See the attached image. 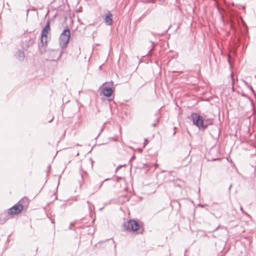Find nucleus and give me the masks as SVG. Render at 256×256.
I'll return each instance as SVG.
<instances>
[{"mask_svg":"<svg viewBox=\"0 0 256 256\" xmlns=\"http://www.w3.org/2000/svg\"><path fill=\"white\" fill-rule=\"evenodd\" d=\"M112 15L110 12H108L104 18V22L107 26H111L112 24Z\"/></svg>","mask_w":256,"mask_h":256,"instance_id":"39448f33","label":"nucleus"},{"mask_svg":"<svg viewBox=\"0 0 256 256\" xmlns=\"http://www.w3.org/2000/svg\"><path fill=\"white\" fill-rule=\"evenodd\" d=\"M219 160V158H217V159H214H214H212V160L214 161V160Z\"/></svg>","mask_w":256,"mask_h":256,"instance_id":"6ab92c4d","label":"nucleus"},{"mask_svg":"<svg viewBox=\"0 0 256 256\" xmlns=\"http://www.w3.org/2000/svg\"><path fill=\"white\" fill-rule=\"evenodd\" d=\"M204 126L202 127V130H204L206 129L208 126L212 124L213 120L212 118H204Z\"/></svg>","mask_w":256,"mask_h":256,"instance_id":"6e6552de","label":"nucleus"},{"mask_svg":"<svg viewBox=\"0 0 256 256\" xmlns=\"http://www.w3.org/2000/svg\"><path fill=\"white\" fill-rule=\"evenodd\" d=\"M72 226V224H70V226Z\"/></svg>","mask_w":256,"mask_h":256,"instance_id":"4be33fe9","label":"nucleus"},{"mask_svg":"<svg viewBox=\"0 0 256 256\" xmlns=\"http://www.w3.org/2000/svg\"><path fill=\"white\" fill-rule=\"evenodd\" d=\"M70 30L68 28H66L61 34L59 38V44L62 48L66 46L70 40Z\"/></svg>","mask_w":256,"mask_h":256,"instance_id":"f257e3e1","label":"nucleus"},{"mask_svg":"<svg viewBox=\"0 0 256 256\" xmlns=\"http://www.w3.org/2000/svg\"><path fill=\"white\" fill-rule=\"evenodd\" d=\"M27 200L26 198L22 199L18 204L12 206L8 210V213L9 215H15L20 214L24 208L22 204Z\"/></svg>","mask_w":256,"mask_h":256,"instance_id":"f03ea898","label":"nucleus"},{"mask_svg":"<svg viewBox=\"0 0 256 256\" xmlns=\"http://www.w3.org/2000/svg\"><path fill=\"white\" fill-rule=\"evenodd\" d=\"M28 200H25L24 201H26V202H28Z\"/></svg>","mask_w":256,"mask_h":256,"instance_id":"b1692460","label":"nucleus"},{"mask_svg":"<svg viewBox=\"0 0 256 256\" xmlns=\"http://www.w3.org/2000/svg\"><path fill=\"white\" fill-rule=\"evenodd\" d=\"M72 226V224H70V226Z\"/></svg>","mask_w":256,"mask_h":256,"instance_id":"5701e85b","label":"nucleus"},{"mask_svg":"<svg viewBox=\"0 0 256 256\" xmlns=\"http://www.w3.org/2000/svg\"><path fill=\"white\" fill-rule=\"evenodd\" d=\"M134 158H135V156H133L132 157V158H131V159H130V160H134Z\"/></svg>","mask_w":256,"mask_h":256,"instance_id":"2eb2a0df","label":"nucleus"},{"mask_svg":"<svg viewBox=\"0 0 256 256\" xmlns=\"http://www.w3.org/2000/svg\"><path fill=\"white\" fill-rule=\"evenodd\" d=\"M29 10H26V16H28V14Z\"/></svg>","mask_w":256,"mask_h":256,"instance_id":"f3484780","label":"nucleus"},{"mask_svg":"<svg viewBox=\"0 0 256 256\" xmlns=\"http://www.w3.org/2000/svg\"><path fill=\"white\" fill-rule=\"evenodd\" d=\"M190 116L193 124L196 126L200 130L202 129V127L204 126V118L196 113H192Z\"/></svg>","mask_w":256,"mask_h":256,"instance_id":"7ed1b4c3","label":"nucleus"},{"mask_svg":"<svg viewBox=\"0 0 256 256\" xmlns=\"http://www.w3.org/2000/svg\"><path fill=\"white\" fill-rule=\"evenodd\" d=\"M48 36L47 37H44V39H43L42 36H41V42L42 44V45H46L47 42H48Z\"/></svg>","mask_w":256,"mask_h":256,"instance_id":"9d476101","label":"nucleus"},{"mask_svg":"<svg viewBox=\"0 0 256 256\" xmlns=\"http://www.w3.org/2000/svg\"><path fill=\"white\" fill-rule=\"evenodd\" d=\"M158 122V118H157L156 122Z\"/></svg>","mask_w":256,"mask_h":256,"instance_id":"412c9836","label":"nucleus"},{"mask_svg":"<svg viewBox=\"0 0 256 256\" xmlns=\"http://www.w3.org/2000/svg\"><path fill=\"white\" fill-rule=\"evenodd\" d=\"M62 53H63V52H62V50H61L59 52L58 56L56 58V59H54H54H53V60H59V59L61 58V56H62Z\"/></svg>","mask_w":256,"mask_h":256,"instance_id":"f8f14e48","label":"nucleus"},{"mask_svg":"<svg viewBox=\"0 0 256 256\" xmlns=\"http://www.w3.org/2000/svg\"><path fill=\"white\" fill-rule=\"evenodd\" d=\"M50 30V22L48 21L46 26L42 30L41 36H42L43 39H44V36L47 37L48 34Z\"/></svg>","mask_w":256,"mask_h":256,"instance_id":"423d86ee","label":"nucleus"},{"mask_svg":"<svg viewBox=\"0 0 256 256\" xmlns=\"http://www.w3.org/2000/svg\"><path fill=\"white\" fill-rule=\"evenodd\" d=\"M124 227L127 230L136 231L138 230L140 226L136 221L130 220L124 224Z\"/></svg>","mask_w":256,"mask_h":256,"instance_id":"20e7f679","label":"nucleus"},{"mask_svg":"<svg viewBox=\"0 0 256 256\" xmlns=\"http://www.w3.org/2000/svg\"><path fill=\"white\" fill-rule=\"evenodd\" d=\"M228 61L229 62H230V56H228Z\"/></svg>","mask_w":256,"mask_h":256,"instance_id":"aec40b11","label":"nucleus"},{"mask_svg":"<svg viewBox=\"0 0 256 256\" xmlns=\"http://www.w3.org/2000/svg\"><path fill=\"white\" fill-rule=\"evenodd\" d=\"M87 203L88 204V209H89L90 211V212L92 211V210L94 209V205L91 204L90 203V202H89L88 201L87 202Z\"/></svg>","mask_w":256,"mask_h":256,"instance_id":"9b49d317","label":"nucleus"},{"mask_svg":"<svg viewBox=\"0 0 256 256\" xmlns=\"http://www.w3.org/2000/svg\"><path fill=\"white\" fill-rule=\"evenodd\" d=\"M102 92L104 96L110 97L113 93V90L110 87H103L102 88Z\"/></svg>","mask_w":256,"mask_h":256,"instance_id":"0eeeda50","label":"nucleus"},{"mask_svg":"<svg viewBox=\"0 0 256 256\" xmlns=\"http://www.w3.org/2000/svg\"><path fill=\"white\" fill-rule=\"evenodd\" d=\"M240 210L242 211V212L243 214H246V215H247V216H248V214L247 213H246V212H244V210L243 208H242V206H240Z\"/></svg>","mask_w":256,"mask_h":256,"instance_id":"ddd939ff","label":"nucleus"},{"mask_svg":"<svg viewBox=\"0 0 256 256\" xmlns=\"http://www.w3.org/2000/svg\"><path fill=\"white\" fill-rule=\"evenodd\" d=\"M156 122H154V123L152 124V126L154 127V126H156Z\"/></svg>","mask_w":256,"mask_h":256,"instance_id":"4468645a","label":"nucleus"},{"mask_svg":"<svg viewBox=\"0 0 256 256\" xmlns=\"http://www.w3.org/2000/svg\"><path fill=\"white\" fill-rule=\"evenodd\" d=\"M52 52H58V50H52Z\"/></svg>","mask_w":256,"mask_h":256,"instance_id":"a211bd4d","label":"nucleus"},{"mask_svg":"<svg viewBox=\"0 0 256 256\" xmlns=\"http://www.w3.org/2000/svg\"><path fill=\"white\" fill-rule=\"evenodd\" d=\"M154 48V47H152V48L150 50L149 53L151 52Z\"/></svg>","mask_w":256,"mask_h":256,"instance_id":"dca6fc26","label":"nucleus"},{"mask_svg":"<svg viewBox=\"0 0 256 256\" xmlns=\"http://www.w3.org/2000/svg\"><path fill=\"white\" fill-rule=\"evenodd\" d=\"M16 56L19 60H22L25 57L24 53L21 50L18 51L16 54Z\"/></svg>","mask_w":256,"mask_h":256,"instance_id":"1a4fd4ad","label":"nucleus"}]
</instances>
